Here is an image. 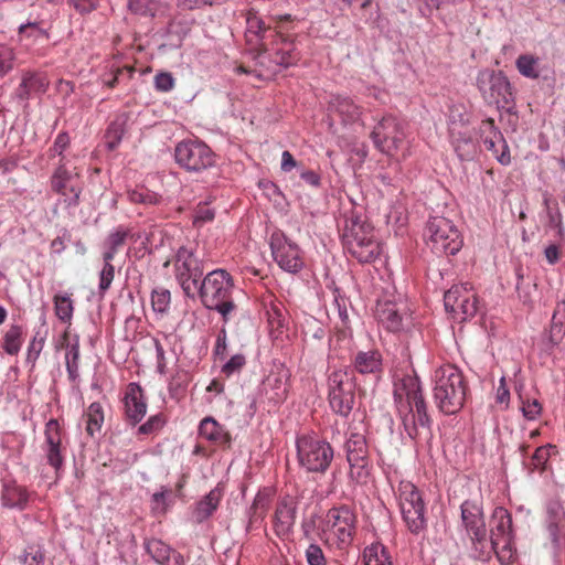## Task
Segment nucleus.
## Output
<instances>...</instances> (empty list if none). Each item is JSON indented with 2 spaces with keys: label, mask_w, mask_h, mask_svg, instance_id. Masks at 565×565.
<instances>
[{
  "label": "nucleus",
  "mask_w": 565,
  "mask_h": 565,
  "mask_svg": "<svg viewBox=\"0 0 565 565\" xmlns=\"http://www.w3.org/2000/svg\"><path fill=\"white\" fill-rule=\"evenodd\" d=\"M393 396L407 436L415 441L430 438L433 419L418 376L406 374L396 379Z\"/></svg>",
  "instance_id": "f257e3e1"
},
{
  "label": "nucleus",
  "mask_w": 565,
  "mask_h": 565,
  "mask_svg": "<svg viewBox=\"0 0 565 565\" xmlns=\"http://www.w3.org/2000/svg\"><path fill=\"white\" fill-rule=\"evenodd\" d=\"M245 38L247 44L259 53L273 52V62L278 66L288 68L301 58L295 42L266 25L254 9L246 12Z\"/></svg>",
  "instance_id": "f03ea898"
},
{
  "label": "nucleus",
  "mask_w": 565,
  "mask_h": 565,
  "mask_svg": "<svg viewBox=\"0 0 565 565\" xmlns=\"http://www.w3.org/2000/svg\"><path fill=\"white\" fill-rule=\"evenodd\" d=\"M234 279L225 269H214L207 273L200 285L198 294L202 305L209 309L218 312L223 322L230 320V315L236 310L233 300Z\"/></svg>",
  "instance_id": "7ed1b4c3"
},
{
  "label": "nucleus",
  "mask_w": 565,
  "mask_h": 565,
  "mask_svg": "<svg viewBox=\"0 0 565 565\" xmlns=\"http://www.w3.org/2000/svg\"><path fill=\"white\" fill-rule=\"evenodd\" d=\"M466 395L467 383L456 366L445 365L436 370L433 398L443 414H457L465 405Z\"/></svg>",
  "instance_id": "20e7f679"
},
{
  "label": "nucleus",
  "mask_w": 565,
  "mask_h": 565,
  "mask_svg": "<svg viewBox=\"0 0 565 565\" xmlns=\"http://www.w3.org/2000/svg\"><path fill=\"white\" fill-rule=\"evenodd\" d=\"M342 242L348 253L362 264L374 262L382 253L381 243L375 238L374 227L360 216L347 218Z\"/></svg>",
  "instance_id": "39448f33"
},
{
  "label": "nucleus",
  "mask_w": 565,
  "mask_h": 565,
  "mask_svg": "<svg viewBox=\"0 0 565 565\" xmlns=\"http://www.w3.org/2000/svg\"><path fill=\"white\" fill-rule=\"evenodd\" d=\"M476 86L487 105H494L497 109L513 113L515 96L513 87L503 71L483 68L478 72Z\"/></svg>",
  "instance_id": "423d86ee"
},
{
  "label": "nucleus",
  "mask_w": 565,
  "mask_h": 565,
  "mask_svg": "<svg viewBox=\"0 0 565 565\" xmlns=\"http://www.w3.org/2000/svg\"><path fill=\"white\" fill-rule=\"evenodd\" d=\"M297 459L301 468L311 473H324L334 458L332 446L315 434H303L296 439Z\"/></svg>",
  "instance_id": "0eeeda50"
},
{
  "label": "nucleus",
  "mask_w": 565,
  "mask_h": 565,
  "mask_svg": "<svg viewBox=\"0 0 565 565\" xmlns=\"http://www.w3.org/2000/svg\"><path fill=\"white\" fill-rule=\"evenodd\" d=\"M427 245L437 255H455L463 244L462 236L452 221L433 216L426 225Z\"/></svg>",
  "instance_id": "6e6552de"
},
{
  "label": "nucleus",
  "mask_w": 565,
  "mask_h": 565,
  "mask_svg": "<svg viewBox=\"0 0 565 565\" xmlns=\"http://www.w3.org/2000/svg\"><path fill=\"white\" fill-rule=\"evenodd\" d=\"M328 399L331 409L343 417L350 415L355 401V382L347 369H334L328 373Z\"/></svg>",
  "instance_id": "1a4fd4ad"
},
{
  "label": "nucleus",
  "mask_w": 565,
  "mask_h": 565,
  "mask_svg": "<svg viewBox=\"0 0 565 565\" xmlns=\"http://www.w3.org/2000/svg\"><path fill=\"white\" fill-rule=\"evenodd\" d=\"M203 274V260L192 248L181 246L174 257V276L188 298L195 299Z\"/></svg>",
  "instance_id": "9d476101"
},
{
  "label": "nucleus",
  "mask_w": 565,
  "mask_h": 565,
  "mask_svg": "<svg viewBox=\"0 0 565 565\" xmlns=\"http://www.w3.org/2000/svg\"><path fill=\"white\" fill-rule=\"evenodd\" d=\"M399 507L403 520L413 534L427 527L425 502L422 492L412 482H401L398 487Z\"/></svg>",
  "instance_id": "9b49d317"
},
{
  "label": "nucleus",
  "mask_w": 565,
  "mask_h": 565,
  "mask_svg": "<svg viewBox=\"0 0 565 565\" xmlns=\"http://www.w3.org/2000/svg\"><path fill=\"white\" fill-rule=\"evenodd\" d=\"M174 159L189 172H202L215 164V153L199 139L182 140L174 148Z\"/></svg>",
  "instance_id": "f8f14e48"
},
{
  "label": "nucleus",
  "mask_w": 565,
  "mask_h": 565,
  "mask_svg": "<svg viewBox=\"0 0 565 565\" xmlns=\"http://www.w3.org/2000/svg\"><path fill=\"white\" fill-rule=\"evenodd\" d=\"M51 190L63 198L67 206H77L83 191L76 168H68L62 158L50 178Z\"/></svg>",
  "instance_id": "ddd939ff"
},
{
  "label": "nucleus",
  "mask_w": 565,
  "mask_h": 565,
  "mask_svg": "<svg viewBox=\"0 0 565 565\" xmlns=\"http://www.w3.org/2000/svg\"><path fill=\"white\" fill-rule=\"evenodd\" d=\"M370 137L379 151L394 156L404 141L405 134L396 117L385 115L374 126Z\"/></svg>",
  "instance_id": "4468645a"
},
{
  "label": "nucleus",
  "mask_w": 565,
  "mask_h": 565,
  "mask_svg": "<svg viewBox=\"0 0 565 565\" xmlns=\"http://www.w3.org/2000/svg\"><path fill=\"white\" fill-rule=\"evenodd\" d=\"M271 255L278 266L290 274H297L305 265L302 253L282 232L276 231L270 236Z\"/></svg>",
  "instance_id": "2eb2a0df"
},
{
  "label": "nucleus",
  "mask_w": 565,
  "mask_h": 565,
  "mask_svg": "<svg viewBox=\"0 0 565 565\" xmlns=\"http://www.w3.org/2000/svg\"><path fill=\"white\" fill-rule=\"evenodd\" d=\"M444 306L452 319L458 322L467 321L477 313V297L463 285L452 286L444 295Z\"/></svg>",
  "instance_id": "dca6fc26"
},
{
  "label": "nucleus",
  "mask_w": 565,
  "mask_h": 565,
  "mask_svg": "<svg viewBox=\"0 0 565 565\" xmlns=\"http://www.w3.org/2000/svg\"><path fill=\"white\" fill-rule=\"evenodd\" d=\"M290 377L291 372L284 363L275 364L274 369L263 381L259 390L260 395L273 406L282 404L289 394Z\"/></svg>",
  "instance_id": "f3484780"
},
{
  "label": "nucleus",
  "mask_w": 565,
  "mask_h": 565,
  "mask_svg": "<svg viewBox=\"0 0 565 565\" xmlns=\"http://www.w3.org/2000/svg\"><path fill=\"white\" fill-rule=\"evenodd\" d=\"M64 429L58 420L51 418L44 428V443L42 450L46 462L57 473L64 466L66 446L63 445Z\"/></svg>",
  "instance_id": "a211bd4d"
},
{
  "label": "nucleus",
  "mask_w": 565,
  "mask_h": 565,
  "mask_svg": "<svg viewBox=\"0 0 565 565\" xmlns=\"http://www.w3.org/2000/svg\"><path fill=\"white\" fill-rule=\"evenodd\" d=\"M375 317L388 331H402L408 323L411 315L407 303L402 300L380 299L376 302Z\"/></svg>",
  "instance_id": "6ab92c4d"
},
{
  "label": "nucleus",
  "mask_w": 565,
  "mask_h": 565,
  "mask_svg": "<svg viewBox=\"0 0 565 565\" xmlns=\"http://www.w3.org/2000/svg\"><path fill=\"white\" fill-rule=\"evenodd\" d=\"M326 520L339 544L349 545L352 542L356 530V515L351 507L343 504L331 508Z\"/></svg>",
  "instance_id": "aec40b11"
},
{
  "label": "nucleus",
  "mask_w": 565,
  "mask_h": 565,
  "mask_svg": "<svg viewBox=\"0 0 565 565\" xmlns=\"http://www.w3.org/2000/svg\"><path fill=\"white\" fill-rule=\"evenodd\" d=\"M298 503V499L290 494H285L278 499L273 515V527L279 537L292 533L297 519Z\"/></svg>",
  "instance_id": "412c9836"
},
{
  "label": "nucleus",
  "mask_w": 565,
  "mask_h": 565,
  "mask_svg": "<svg viewBox=\"0 0 565 565\" xmlns=\"http://www.w3.org/2000/svg\"><path fill=\"white\" fill-rule=\"evenodd\" d=\"M471 541V556L480 562H488L494 553L498 559L503 564L509 562L512 557V550L509 547V542L499 547V542L495 536L481 535Z\"/></svg>",
  "instance_id": "4be33fe9"
},
{
  "label": "nucleus",
  "mask_w": 565,
  "mask_h": 565,
  "mask_svg": "<svg viewBox=\"0 0 565 565\" xmlns=\"http://www.w3.org/2000/svg\"><path fill=\"white\" fill-rule=\"evenodd\" d=\"M49 86L50 81L45 74L32 71L23 72L21 83L13 93V98L26 107L32 96L45 94Z\"/></svg>",
  "instance_id": "5701e85b"
},
{
  "label": "nucleus",
  "mask_w": 565,
  "mask_h": 565,
  "mask_svg": "<svg viewBox=\"0 0 565 565\" xmlns=\"http://www.w3.org/2000/svg\"><path fill=\"white\" fill-rule=\"evenodd\" d=\"M125 417L127 423L136 426L147 413V403L142 387L138 383H129L124 396Z\"/></svg>",
  "instance_id": "b1692460"
},
{
  "label": "nucleus",
  "mask_w": 565,
  "mask_h": 565,
  "mask_svg": "<svg viewBox=\"0 0 565 565\" xmlns=\"http://www.w3.org/2000/svg\"><path fill=\"white\" fill-rule=\"evenodd\" d=\"M545 525L552 543L558 546L565 536V509L557 498L546 502Z\"/></svg>",
  "instance_id": "393cba45"
},
{
  "label": "nucleus",
  "mask_w": 565,
  "mask_h": 565,
  "mask_svg": "<svg viewBox=\"0 0 565 565\" xmlns=\"http://www.w3.org/2000/svg\"><path fill=\"white\" fill-rule=\"evenodd\" d=\"M353 372L379 381L383 374V358L379 350L359 351L352 359Z\"/></svg>",
  "instance_id": "a878e982"
},
{
  "label": "nucleus",
  "mask_w": 565,
  "mask_h": 565,
  "mask_svg": "<svg viewBox=\"0 0 565 565\" xmlns=\"http://www.w3.org/2000/svg\"><path fill=\"white\" fill-rule=\"evenodd\" d=\"M0 499L3 508L22 511L28 507L30 493L25 487L10 480L3 482Z\"/></svg>",
  "instance_id": "bb28decb"
},
{
  "label": "nucleus",
  "mask_w": 565,
  "mask_h": 565,
  "mask_svg": "<svg viewBox=\"0 0 565 565\" xmlns=\"http://www.w3.org/2000/svg\"><path fill=\"white\" fill-rule=\"evenodd\" d=\"M199 434L202 438L216 446L223 448L231 447L232 436L230 431L211 416H207L201 420L199 426Z\"/></svg>",
  "instance_id": "cd10ccee"
},
{
  "label": "nucleus",
  "mask_w": 565,
  "mask_h": 565,
  "mask_svg": "<svg viewBox=\"0 0 565 565\" xmlns=\"http://www.w3.org/2000/svg\"><path fill=\"white\" fill-rule=\"evenodd\" d=\"M329 109L341 117L343 124H354L361 119L362 107L355 102L343 95H331Z\"/></svg>",
  "instance_id": "c85d7f7f"
},
{
  "label": "nucleus",
  "mask_w": 565,
  "mask_h": 565,
  "mask_svg": "<svg viewBox=\"0 0 565 565\" xmlns=\"http://www.w3.org/2000/svg\"><path fill=\"white\" fill-rule=\"evenodd\" d=\"M492 520L495 525L491 529L490 536H495L499 544L502 542L505 545L508 541L509 547L512 550V516L510 512L503 507H497L492 512Z\"/></svg>",
  "instance_id": "c756f323"
},
{
  "label": "nucleus",
  "mask_w": 565,
  "mask_h": 565,
  "mask_svg": "<svg viewBox=\"0 0 565 565\" xmlns=\"http://www.w3.org/2000/svg\"><path fill=\"white\" fill-rule=\"evenodd\" d=\"M271 501V490L265 488L259 490L248 510L247 531L258 526L266 518Z\"/></svg>",
  "instance_id": "7c9ffc66"
},
{
  "label": "nucleus",
  "mask_w": 565,
  "mask_h": 565,
  "mask_svg": "<svg viewBox=\"0 0 565 565\" xmlns=\"http://www.w3.org/2000/svg\"><path fill=\"white\" fill-rule=\"evenodd\" d=\"M137 241L132 230L125 226H118L108 234L105 239V250L103 253L104 260H113L117 252L126 244L127 239Z\"/></svg>",
  "instance_id": "2f4dec72"
},
{
  "label": "nucleus",
  "mask_w": 565,
  "mask_h": 565,
  "mask_svg": "<svg viewBox=\"0 0 565 565\" xmlns=\"http://www.w3.org/2000/svg\"><path fill=\"white\" fill-rule=\"evenodd\" d=\"M223 492L216 487L204 495L198 503L193 511V518L196 523L206 521L216 511Z\"/></svg>",
  "instance_id": "473e14b6"
},
{
  "label": "nucleus",
  "mask_w": 565,
  "mask_h": 565,
  "mask_svg": "<svg viewBox=\"0 0 565 565\" xmlns=\"http://www.w3.org/2000/svg\"><path fill=\"white\" fill-rule=\"evenodd\" d=\"M348 462L363 461L369 458V447L364 435L351 433L345 443Z\"/></svg>",
  "instance_id": "72a5a7b5"
},
{
  "label": "nucleus",
  "mask_w": 565,
  "mask_h": 565,
  "mask_svg": "<svg viewBox=\"0 0 565 565\" xmlns=\"http://www.w3.org/2000/svg\"><path fill=\"white\" fill-rule=\"evenodd\" d=\"M515 67L526 78H547L546 75H542L543 68L540 67V57L532 54H521L515 61Z\"/></svg>",
  "instance_id": "f704fd0d"
},
{
  "label": "nucleus",
  "mask_w": 565,
  "mask_h": 565,
  "mask_svg": "<svg viewBox=\"0 0 565 565\" xmlns=\"http://www.w3.org/2000/svg\"><path fill=\"white\" fill-rule=\"evenodd\" d=\"M564 306L565 299L557 302L556 308L553 312L551 328L546 337V341L544 343V348L546 351H552L555 347H557L565 334L564 323L557 319V316L561 312V308Z\"/></svg>",
  "instance_id": "c9c22d12"
},
{
  "label": "nucleus",
  "mask_w": 565,
  "mask_h": 565,
  "mask_svg": "<svg viewBox=\"0 0 565 565\" xmlns=\"http://www.w3.org/2000/svg\"><path fill=\"white\" fill-rule=\"evenodd\" d=\"M84 416L86 418L85 430L87 435L95 437L97 434H100L105 419L102 404L98 402H93L85 411Z\"/></svg>",
  "instance_id": "e433bc0d"
},
{
  "label": "nucleus",
  "mask_w": 565,
  "mask_h": 565,
  "mask_svg": "<svg viewBox=\"0 0 565 565\" xmlns=\"http://www.w3.org/2000/svg\"><path fill=\"white\" fill-rule=\"evenodd\" d=\"M461 521L465 529L484 520L483 505L481 500L467 499L461 505Z\"/></svg>",
  "instance_id": "4c0bfd02"
},
{
  "label": "nucleus",
  "mask_w": 565,
  "mask_h": 565,
  "mask_svg": "<svg viewBox=\"0 0 565 565\" xmlns=\"http://www.w3.org/2000/svg\"><path fill=\"white\" fill-rule=\"evenodd\" d=\"M127 118L121 115L116 117L105 132V145L109 151L115 150L126 132Z\"/></svg>",
  "instance_id": "58836bf2"
},
{
  "label": "nucleus",
  "mask_w": 565,
  "mask_h": 565,
  "mask_svg": "<svg viewBox=\"0 0 565 565\" xmlns=\"http://www.w3.org/2000/svg\"><path fill=\"white\" fill-rule=\"evenodd\" d=\"M364 565H392L387 548L381 543L366 546L363 551Z\"/></svg>",
  "instance_id": "ea45409f"
},
{
  "label": "nucleus",
  "mask_w": 565,
  "mask_h": 565,
  "mask_svg": "<svg viewBox=\"0 0 565 565\" xmlns=\"http://www.w3.org/2000/svg\"><path fill=\"white\" fill-rule=\"evenodd\" d=\"M23 343V328L19 324H11L3 335V350L9 355H17Z\"/></svg>",
  "instance_id": "a19ab883"
},
{
  "label": "nucleus",
  "mask_w": 565,
  "mask_h": 565,
  "mask_svg": "<svg viewBox=\"0 0 565 565\" xmlns=\"http://www.w3.org/2000/svg\"><path fill=\"white\" fill-rule=\"evenodd\" d=\"M147 553L160 565H169L172 548L161 540L151 539L145 543Z\"/></svg>",
  "instance_id": "79ce46f5"
},
{
  "label": "nucleus",
  "mask_w": 565,
  "mask_h": 565,
  "mask_svg": "<svg viewBox=\"0 0 565 565\" xmlns=\"http://www.w3.org/2000/svg\"><path fill=\"white\" fill-rule=\"evenodd\" d=\"M65 359L68 379L74 382L79 375V340L77 335L74 337L73 342L67 343Z\"/></svg>",
  "instance_id": "37998d69"
},
{
  "label": "nucleus",
  "mask_w": 565,
  "mask_h": 565,
  "mask_svg": "<svg viewBox=\"0 0 565 565\" xmlns=\"http://www.w3.org/2000/svg\"><path fill=\"white\" fill-rule=\"evenodd\" d=\"M190 381V375L184 370H178L174 372V374L171 376L169 384H168V391L171 398L179 401L182 398L185 394L186 386Z\"/></svg>",
  "instance_id": "c03bdc74"
},
{
  "label": "nucleus",
  "mask_w": 565,
  "mask_h": 565,
  "mask_svg": "<svg viewBox=\"0 0 565 565\" xmlns=\"http://www.w3.org/2000/svg\"><path fill=\"white\" fill-rule=\"evenodd\" d=\"M128 200L135 204H143L146 206L159 205L162 196L147 188L134 189L127 192Z\"/></svg>",
  "instance_id": "a18cd8bd"
},
{
  "label": "nucleus",
  "mask_w": 565,
  "mask_h": 565,
  "mask_svg": "<svg viewBox=\"0 0 565 565\" xmlns=\"http://www.w3.org/2000/svg\"><path fill=\"white\" fill-rule=\"evenodd\" d=\"M56 317L65 323H70L74 312V303L68 295H55L53 298Z\"/></svg>",
  "instance_id": "49530a36"
},
{
  "label": "nucleus",
  "mask_w": 565,
  "mask_h": 565,
  "mask_svg": "<svg viewBox=\"0 0 565 565\" xmlns=\"http://www.w3.org/2000/svg\"><path fill=\"white\" fill-rule=\"evenodd\" d=\"M483 145L486 146L487 150L493 154L499 163L502 166H509L511 163L510 149L504 137H502V140H486Z\"/></svg>",
  "instance_id": "de8ad7c7"
},
{
  "label": "nucleus",
  "mask_w": 565,
  "mask_h": 565,
  "mask_svg": "<svg viewBox=\"0 0 565 565\" xmlns=\"http://www.w3.org/2000/svg\"><path fill=\"white\" fill-rule=\"evenodd\" d=\"M360 11L362 12L361 19L365 24L373 28L381 26L382 14L379 3L373 0H364L360 6Z\"/></svg>",
  "instance_id": "09e8293b"
},
{
  "label": "nucleus",
  "mask_w": 565,
  "mask_h": 565,
  "mask_svg": "<svg viewBox=\"0 0 565 565\" xmlns=\"http://www.w3.org/2000/svg\"><path fill=\"white\" fill-rule=\"evenodd\" d=\"M518 282H516V292L520 301L532 309L534 306L533 294L536 291V285L526 282L524 284L522 270L519 269L516 271Z\"/></svg>",
  "instance_id": "8fccbe9b"
},
{
  "label": "nucleus",
  "mask_w": 565,
  "mask_h": 565,
  "mask_svg": "<svg viewBox=\"0 0 565 565\" xmlns=\"http://www.w3.org/2000/svg\"><path fill=\"white\" fill-rule=\"evenodd\" d=\"M171 303V294L168 289L159 287L151 292V306L157 313H167Z\"/></svg>",
  "instance_id": "3c124183"
},
{
  "label": "nucleus",
  "mask_w": 565,
  "mask_h": 565,
  "mask_svg": "<svg viewBox=\"0 0 565 565\" xmlns=\"http://www.w3.org/2000/svg\"><path fill=\"white\" fill-rule=\"evenodd\" d=\"M160 6V0H128V9L139 15L154 17Z\"/></svg>",
  "instance_id": "603ef678"
},
{
  "label": "nucleus",
  "mask_w": 565,
  "mask_h": 565,
  "mask_svg": "<svg viewBox=\"0 0 565 565\" xmlns=\"http://www.w3.org/2000/svg\"><path fill=\"white\" fill-rule=\"evenodd\" d=\"M172 495V490L167 487H161L160 491L154 492L151 497V510L154 514H164L169 507V499Z\"/></svg>",
  "instance_id": "864d4df0"
},
{
  "label": "nucleus",
  "mask_w": 565,
  "mask_h": 565,
  "mask_svg": "<svg viewBox=\"0 0 565 565\" xmlns=\"http://www.w3.org/2000/svg\"><path fill=\"white\" fill-rule=\"evenodd\" d=\"M350 466V476L353 480L359 483H365L371 473V463L370 459H364L362 462L352 461L349 462Z\"/></svg>",
  "instance_id": "5fc2aeb1"
},
{
  "label": "nucleus",
  "mask_w": 565,
  "mask_h": 565,
  "mask_svg": "<svg viewBox=\"0 0 565 565\" xmlns=\"http://www.w3.org/2000/svg\"><path fill=\"white\" fill-rule=\"evenodd\" d=\"M166 416L161 413L150 416L146 423L138 427L139 435H152L160 431L166 425Z\"/></svg>",
  "instance_id": "6e6d98bb"
},
{
  "label": "nucleus",
  "mask_w": 565,
  "mask_h": 565,
  "mask_svg": "<svg viewBox=\"0 0 565 565\" xmlns=\"http://www.w3.org/2000/svg\"><path fill=\"white\" fill-rule=\"evenodd\" d=\"M480 132V139L482 142H486V140H502V132L500 129L495 126L494 120L492 118H487L481 121L479 127Z\"/></svg>",
  "instance_id": "4d7b16f0"
},
{
  "label": "nucleus",
  "mask_w": 565,
  "mask_h": 565,
  "mask_svg": "<svg viewBox=\"0 0 565 565\" xmlns=\"http://www.w3.org/2000/svg\"><path fill=\"white\" fill-rule=\"evenodd\" d=\"M554 448L552 445L541 446L536 448L533 456L531 457L530 465L532 466V470L544 471L546 468V463L550 459V449Z\"/></svg>",
  "instance_id": "13d9d810"
},
{
  "label": "nucleus",
  "mask_w": 565,
  "mask_h": 565,
  "mask_svg": "<svg viewBox=\"0 0 565 565\" xmlns=\"http://www.w3.org/2000/svg\"><path fill=\"white\" fill-rule=\"evenodd\" d=\"M246 364V356L242 353L234 354L231 359L222 366L221 372L230 377L234 374H238Z\"/></svg>",
  "instance_id": "bf43d9fd"
},
{
  "label": "nucleus",
  "mask_w": 565,
  "mask_h": 565,
  "mask_svg": "<svg viewBox=\"0 0 565 565\" xmlns=\"http://www.w3.org/2000/svg\"><path fill=\"white\" fill-rule=\"evenodd\" d=\"M115 277V267L111 260H104V267L99 274V294L104 295L110 287Z\"/></svg>",
  "instance_id": "052dcab7"
},
{
  "label": "nucleus",
  "mask_w": 565,
  "mask_h": 565,
  "mask_svg": "<svg viewBox=\"0 0 565 565\" xmlns=\"http://www.w3.org/2000/svg\"><path fill=\"white\" fill-rule=\"evenodd\" d=\"M547 216V225L552 228L556 230V234L559 239H564L565 228L563 225V216L558 209V204L555 203L554 210H550L546 212Z\"/></svg>",
  "instance_id": "680f3d73"
},
{
  "label": "nucleus",
  "mask_w": 565,
  "mask_h": 565,
  "mask_svg": "<svg viewBox=\"0 0 565 565\" xmlns=\"http://www.w3.org/2000/svg\"><path fill=\"white\" fill-rule=\"evenodd\" d=\"M455 150L460 160H471L477 152L476 145L470 138L458 139Z\"/></svg>",
  "instance_id": "e2e57ef3"
},
{
  "label": "nucleus",
  "mask_w": 565,
  "mask_h": 565,
  "mask_svg": "<svg viewBox=\"0 0 565 565\" xmlns=\"http://www.w3.org/2000/svg\"><path fill=\"white\" fill-rule=\"evenodd\" d=\"M70 142H71V138H70L68 134L65 131L60 132L56 136L53 146L49 149V157L54 158V157L58 156L60 160L62 158L65 159L63 152L68 148Z\"/></svg>",
  "instance_id": "0e129e2a"
},
{
  "label": "nucleus",
  "mask_w": 565,
  "mask_h": 565,
  "mask_svg": "<svg viewBox=\"0 0 565 565\" xmlns=\"http://www.w3.org/2000/svg\"><path fill=\"white\" fill-rule=\"evenodd\" d=\"M23 562L25 565H44L45 553L42 546L30 545L24 553Z\"/></svg>",
  "instance_id": "69168bd1"
},
{
  "label": "nucleus",
  "mask_w": 565,
  "mask_h": 565,
  "mask_svg": "<svg viewBox=\"0 0 565 565\" xmlns=\"http://www.w3.org/2000/svg\"><path fill=\"white\" fill-rule=\"evenodd\" d=\"M67 3L81 15H86L99 8L100 0H67Z\"/></svg>",
  "instance_id": "338daca9"
},
{
  "label": "nucleus",
  "mask_w": 565,
  "mask_h": 565,
  "mask_svg": "<svg viewBox=\"0 0 565 565\" xmlns=\"http://www.w3.org/2000/svg\"><path fill=\"white\" fill-rule=\"evenodd\" d=\"M306 558L309 565H327L322 548L317 544H310L306 550Z\"/></svg>",
  "instance_id": "774afa93"
}]
</instances>
